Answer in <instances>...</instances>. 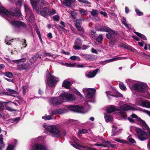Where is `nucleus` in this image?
Listing matches in <instances>:
<instances>
[{
	"label": "nucleus",
	"instance_id": "obj_49",
	"mask_svg": "<svg viewBox=\"0 0 150 150\" xmlns=\"http://www.w3.org/2000/svg\"><path fill=\"white\" fill-rule=\"evenodd\" d=\"M28 87L26 86H24L22 87L23 90V93L24 95H25L26 92Z\"/></svg>",
	"mask_w": 150,
	"mask_h": 150
},
{
	"label": "nucleus",
	"instance_id": "obj_35",
	"mask_svg": "<svg viewBox=\"0 0 150 150\" xmlns=\"http://www.w3.org/2000/svg\"><path fill=\"white\" fill-rule=\"evenodd\" d=\"M104 143L105 144H107L110 145V146L112 148H114L116 147V145L114 144H111L110 142L105 141H104Z\"/></svg>",
	"mask_w": 150,
	"mask_h": 150
},
{
	"label": "nucleus",
	"instance_id": "obj_13",
	"mask_svg": "<svg viewBox=\"0 0 150 150\" xmlns=\"http://www.w3.org/2000/svg\"><path fill=\"white\" fill-rule=\"evenodd\" d=\"M70 143L71 145H72L74 147H75L76 148L81 150H96L95 149L89 148L86 146H83L79 144H77L76 146H74V144L71 142H70Z\"/></svg>",
	"mask_w": 150,
	"mask_h": 150
},
{
	"label": "nucleus",
	"instance_id": "obj_14",
	"mask_svg": "<svg viewBox=\"0 0 150 150\" xmlns=\"http://www.w3.org/2000/svg\"><path fill=\"white\" fill-rule=\"evenodd\" d=\"M11 24L14 27H24L25 26V24L23 22L20 21H13L10 22Z\"/></svg>",
	"mask_w": 150,
	"mask_h": 150
},
{
	"label": "nucleus",
	"instance_id": "obj_6",
	"mask_svg": "<svg viewBox=\"0 0 150 150\" xmlns=\"http://www.w3.org/2000/svg\"><path fill=\"white\" fill-rule=\"evenodd\" d=\"M135 130L138 138L140 140L144 141L148 138L149 136L147 132L138 127H136Z\"/></svg>",
	"mask_w": 150,
	"mask_h": 150
},
{
	"label": "nucleus",
	"instance_id": "obj_34",
	"mask_svg": "<svg viewBox=\"0 0 150 150\" xmlns=\"http://www.w3.org/2000/svg\"><path fill=\"white\" fill-rule=\"evenodd\" d=\"M77 13L75 10L71 12V16L72 18L75 19L77 15Z\"/></svg>",
	"mask_w": 150,
	"mask_h": 150
},
{
	"label": "nucleus",
	"instance_id": "obj_10",
	"mask_svg": "<svg viewBox=\"0 0 150 150\" xmlns=\"http://www.w3.org/2000/svg\"><path fill=\"white\" fill-rule=\"evenodd\" d=\"M131 116L132 118H137L139 124L144 129L146 130L149 129V127L148 125L141 118H138V117L137 115L133 114L131 115Z\"/></svg>",
	"mask_w": 150,
	"mask_h": 150
},
{
	"label": "nucleus",
	"instance_id": "obj_15",
	"mask_svg": "<svg viewBox=\"0 0 150 150\" xmlns=\"http://www.w3.org/2000/svg\"><path fill=\"white\" fill-rule=\"evenodd\" d=\"M98 70V69H97L91 71L88 74H86L85 75L88 78H93L96 75Z\"/></svg>",
	"mask_w": 150,
	"mask_h": 150
},
{
	"label": "nucleus",
	"instance_id": "obj_60",
	"mask_svg": "<svg viewBox=\"0 0 150 150\" xmlns=\"http://www.w3.org/2000/svg\"><path fill=\"white\" fill-rule=\"evenodd\" d=\"M26 43V40L25 39L23 40V42L22 45H23V47H25L27 46V45Z\"/></svg>",
	"mask_w": 150,
	"mask_h": 150
},
{
	"label": "nucleus",
	"instance_id": "obj_44",
	"mask_svg": "<svg viewBox=\"0 0 150 150\" xmlns=\"http://www.w3.org/2000/svg\"><path fill=\"white\" fill-rule=\"evenodd\" d=\"M127 58L125 57H118L117 56L115 57V61L117 60H122V59H125Z\"/></svg>",
	"mask_w": 150,
	"mask_h": 150
},
{
	"label": "nucleus",
	"instance_id": "obj_4",
	"mask_svg": "<svg viewBox=\"0 0 150 150\" xmlns=\"http://www.w3.org/2000/svg\"><path fill=\"white\" fill-rule=\"evenodd\" d=\"M126 82L129 84V88L132 90L139 92H143L147 90V86L146 84L139 83L132 85L131 83L132 81L130 79L127 80Z\"/></svg>",
	"mask_w": 150,
	"mask_h": 150
},
{
	"label": "nucleus",
	"instance_id": "obj_40",
	"mask_svg": "<svg viewBox=\"0 0 150 150\" xmlns=\"http://www.w3.org/2000/svg\"><path fill=\"white\" fill-rule=\"evenodd\" d=\"M5 75L8 77L10 78H12L13 77V75L12 73L9 72H6L5 73Z\"/></svg>",
	"mask_w": 150,
	"mask_h": 150
},
{
	"label": "nucleus",
	"instance_id": "obj_22",
	"mask_svg": "<svg viewBox=\"0 0 150 150\" xmlns=\"http://www.w3.org/2000/svg\"><path fill=\"white\" fill-rule=\"evenodd\" d=\"M110 30H111V29L106 26H102L98 29L99 31H105L108 32L110 31Z\"/></svg>",
	"mask_w": 150,
	"mask_h": 150
},
{
	"label": "nucleus",
	"instance_id": "obj_52",
	"mask_svg": "<svg viewBox=\"0 0 150 150\" xmlns=\"http://www.w3.org/2000/svg\"><path fill=\"white\" fill-rule=\"evenodd\" d=\"M35 30L37 33L38 36L39 37H40V36H41L40 32L39 31V29L38 28V27L36 26L35 27Z\"/></svg>",
	"mask_w": 150,
	"mask_h": 150
},
{
	"label": "nucleus",
	"instance_id": "obj_41",
	"mask_svg": "<svg viewBox=\"0 0 150 150\" xmlns=\"http://www.w3.org/2000/svg\"><path fill=\"white\" fill-rule=\"evenodd\" d=\"M79 11L81 15H85L87 13V11L84 9L80 8Z\"/></svg>",
	"mask_w": 150,
	"mask_h": 150
},
{
	"label": "nucleus",
	"instance_id": "obj_9",
	"mask_svg": "<svg viewBox=\"0 0 150 150\" xmlns=\"http://www.w3.org/2000/svg\"><path fill=\"white\" fill-rule=\"evenodd\" d=\"M48 77L47 79V83L48 85L51 87H53L57 82V79L53 76L50 75V73H49L48 75Z\"/></svg>",
	"mask_w": 150,
	"mask_h": 150
},
{
	"label": "nucleus",
	"instance_id": "obj_16",
	"mask_svg": "<svg viewBox=\"0 0 150 150\" xmlns=\"http://www.w3.org/2000/svg\"><path fill=\"white\" fill-rule=\"evenodd\" d=\"M109 32H110L109 33L106 34V36L107 38L110 39H112L114 38V34L117 35V32L113 31L112 29Z\"/></svg>",
	"mask_w": 150,
	"mask_h": 150
},
{
	"label": "nucleus",
	"instance_id": "obj_7",
	"mask_svg": "<svg viewBox=\"0 0 150 150\" xmlns=\"http://www.w3.org/2000/svg\"><path fill=\"white\" fill-rule=\"evenodd\" d=\"M128 110H135V109L134 107L127 104L121 105L120 108V110L121 111L120 112V116L122 118H125L126 117V115L125 113L124 112V111Z\"/></svg>",
	"mask_w": 150,
	"mask_h": 150
},
{
	"label": "nucleus",
	"instance_id": "obj_2",
	"mask_svg": "<svg viewBox=\"0 0 150 150\" xmlns=\"http://www.w3.org/2000/svg\"><path fill=\"white\" fill-rule=\"evenodd\" d=\"M76 97L72 94L67 93L61 94L59 97L52 98L50 101L51 104L59 105L65 101H71L75 99Z\"/></svg>",
	"mask_w": 150,
	"mask_h": 150
},
{
	"label": "nucleus",
	"instance_id": "obj_38",
	"mask_svg": "<svg viewBox=\"0 0 150 150\" xmlns=\"http://www.w3.org/2000/svg\"><path fill=\"white\" fill-rule=\"evenodd\" d=\"M70 59L73 60H77L78 61H80V57L74 55L71 57Z\"/></svg>",
	"mask_w": 150,
	"mask_h": 150
},
{
	"label": "nucleus",
	"instance_id": "obj_42",
	"mask_svg": "<svg viewBox=\"0 0 150 150\" xmlns=\"http://www.w3.org/2000/svg\"><path fill=\"white\" fill-rule=\"evenodd\" d=\"M53 18L54 21H58L60 19V17L58 15H56L53 17Z\"/></svg>",
	"mask_w": 150,
	"mask_h": 150
},
{
	"label": "nucleus",
	"instance_id": "obj_46",
	"mask_svg": "<svg viewBox=\"0 0 150 150\" xmlns=\"http://www.w3.org/2000/svg\"><path fill=\"white\" fill-rule=\"evenodd\" d=\"M135 12L139 16H142L143 15V13L140 11L139 9L136 8L135 9Z\"/></svg>",
	"mask_w": 150,
	"mask_h": 150
},
{
	"label": "nucleus",
	"instance_id": "obj_39",
	"mask_svg": "<svg viewBox=\"0 0 150 150\" xmlns=\"http://www.w3.org/2000/svg\"><path fill=\"white\" fill-rule=\"evenodd\" d=\"M81 42L80 38H78L74 42L75 45H80L81 44Z\"/></svg>",
	"mask_w": 150,
	"mask_h": 150
},
{
	"label": "nucleus",
	"instance_id": "obj_47",
	"mask_svg": "<svg viewBox=\"0 0 150 150\" xmlns=\"http://www.w3.org/2000/svg\"><path fill=\"white\" fill-rule=\"evenodd\" d=\"M56 13L55 10L54 9H53L49 12V13L48 14L50 16H51L54 15Z\"/></svg>",
	"mask_w": 150,
	"mask_h": 150
},
{
	"label": "nucleus",
	"instance_id": "obj_26",
	"mask_svg": "<svg viewBox=\"0 0 150 150\" xmlns=\"http://www.w3.org/2000/svg\"><path fill=\"white\" fill-rule=\"evenodd\" d=\"M141 105L143 107L150 108V102L148 100L142 101Z\"/></svg>",
	"mask_w": 150,
	"mask_h": 150
},
{
	"label": "nucleus",
	"instance_id": "obj_32",
	"mask_svg": "<svg viewBox=\"0 0 150 150\" xmlns=\"http://www.w3.org/2000/svg\"><path fill=\"white\" fill-rule=\"evenodd\" d=\"M26 58H24L22 59H21L18 60H13L12 61V62H14L17 63L18 64L21 62H25L26 60Z\"/></svg>",
	"mask_w": 150,
	"mask_h": 150
},
{
	"label": "nucleus",
	"instance_id": "obj_27",
	"mask_svg": "<svg viewBox=\"0 0 150 150\" xmlns=\"http://www.w3.org/2000/svg\"><path fill=\"white\" fill-rule=\"evenodd\" d=\"M122 23L128 28H131V25L126 23V20L125 18L123 17L121 19Z\"/></svg>",
	"mask_w": 150,
	"mask_h": 150
},
{
	"label": "nucleus",
	"instance_id": "obj_3",
	"mask_svg": "<svg viewBox=\"0 0 150 150\" xmlns=\"http://www.w3.org/2000/svg\"><path fill=\"white\" fill-rule=\"evenodd\" d=\"M0 13H2L4 15L5 17L7 18V19L10 21V20L8 18H11L13 16L19 17L21 15V13L19 8L15 9L14 10L12 9L11 12L8 11L3 7H0Z\"/></svg>",
	"mask_w": 150,
	"mask_h": 150
},
{
	"label": "nucleus",
	"instance_id": "obj_24",
	"mask_svg": "<svg viewBox=\"0 0 150 150\" xmlns=\"http://www.w3.org/2000/svg\"><path fill=\"white\" fill-rule=\"evenodd\" d=\"M3 140V135L1 134L0 135V150H2L5 147V144L4 143Z\"/></svg>",
	"mask_w": 150,
	"mask_h": 150
},
{
	"label": "nucleus",
	"instance_id": "obj_64",
	"mask_svg": "<svg viewBox=\"0 0 150 150\" xmlns=\"http://www.w3.org/2000/svg\"><path fill=\"white\" fill-rule=\"evenodd\" d=\"M89 47V46H87L85 45H83L82 46V48L83 50H86Z\"/></svg>",
	"mask_w": 150,
	"mask_h": 150
},
{
	"label": "nucleus",
	"instance_id": "obj_55",
	"mask_svg": "<svg viewBox=\"0 0 150 150\" xmlns=\"http://www.w3.org/2000/svg\"><path fill=\"white\" fill-rule=\"evenodd\" d=\"M6 150H13V147L11 145H9Z\"/></svg>",
	"mask_w": 150,
	"mask_h": 150
},
{
	"label": "nucleus",
	"instance_id": "obj_59",
	"mask_svg": "<svg viewBox=\"0 0 150 150\" xmlns=\"http://www.w3.org/2000/svg\"><path fill=\"white\" fill-rule=\"evenodd\" d=\"M87 132V130L86 129H83L82 130H81L79 132V133L80 134H85Z\"/></svg>",
	"mask_w": 150,
	"mask_h": 150
},
{
	"label": "nucleus",
	"instance_id": "obj_37",
	"mask_svg": "<svg viewBox=\"0 0 150 150\" xmlns=\"http://www.w3.org/2000/svg\"><path fill=\"white\" fill-rule=\"evenodd\" d=\"M78 1L81 4H85L87 5L91 4V3H90L88 1L86 0H78Z\"/></svg>",
	"mask_w": 150,
	"mask_h": 150
},
{
	"label": "nucleus",
	"instance_id": "obj_19",
	"mask_svg": "<svg viewBox=\"0 0 150 150\" xmlns=\"http://www.w3.org/2000/svg\"><path fill=\"white\" fill-rule=\"evenodd\" d=\"M81 21L80 19H77L76 21L75 25L77 29L79 31L81 30Z\"/></svg>",
	"mask_w": 150,
	"mask_h": 150
},
{
	"label": "nucleus",
	"instance_id": "obj_20",
	"mask_svg": "<svg viewBox=\"0 0 150 150\" xmlns=\"http://www.w3.org/2000/svg\"><path fill=\"white\" fill-rule=\"evenodd\" d=\"M7 90L8 91V94L9 95L15 97L18 94L17 92L9 88L7 89Z\"/></svg>",
	"mask_w": 150,
	"mask_h": 150
},
{
	"label": "nucleus",
	"instance_id": "obj_54",
	"mask_svg": "<svg viewBox=\"0 0 150 150\" xmlns=\"http://www.w3.org/2000/svg\"><path fill=\"white\" fill-rule=\"evenodd\" d=\"M66 66L68 67H75V64L74 63L73 64H68V63H66Z\"/></svg>",
	"mask_w": 150,
	"mask_h": 150
},
{
	"label": "nucleus",
	"instance_id": "obj_48",
	"mask_svg": "<svg viewBox=\"0 0 150 150\" xmlns=\"http://www.w3.org/2000/svg\"><path fill=\"white\" fill-rule=\"evenodd\" d=\"M120 88L122 90H125L126 88V87L122 83H120L119 84Z\"/></svg>",
	"mask_w": 150,
	"mask_h": 150
},
{
	"label": "nucleus",
	"instance_id": "obj_18",
	"mask_svg": "<svg viewBox=\"0 0 150 150\" xmlns=\"http://www.w3.org/2000/svg\"><path fill=\"white\" fill-rule=\"evenodd\" d=\"M66 112L65 110L62 109L56 110H53L52 112V115H54L57 114H61Z\"/></svg>",
	"mask_w": 150,
	"mask_h": 150
},
{
	"label": "nucleus",
	"instance_id": "obj_45",
	"mask_svg": "<svg viewBox=\"0 0 150 150\" xmlns=\"http://www.w3.org/2000/svg\"><path fill=\"white\" fill-rule=\"evenodd\" d=\"M42 119H44L45 120H50L52 119V117L50 115H48L45 116H42Z\"/></svg>",
	"mask_w": 150,
	"mask_h": 150
},
{
	"label": "nucleus",
	"instance_id": "obj_57",
	"mask_svg": "<svg viewBox=\"0 0 150 150\" xmlns=\"http://www.w3.org/2000/svg\"><path fill=\"white\" fill-rule=\"evenodd\" d=\"M6 110L9 111H16L17 110H14L13 109H12L10 107H6Z\"/></svg>",
	"mask_w": 150,
	"mask_h": 150
},
{
	"label": "nucleus",
	"instance_id": "obj_56",
	"mask_svg": "<svg viewBox=\"0 0 150 150\" xmlns=\"http://www.w3.org/2000/svg\"><path fill=\"white\" fill-rule=\"evenodd\" d=\"M44 57L48 56H52V55L50 53H47L46 52H44L43 54Z\"/></svg>",
	"mask_w": 150,
	"mask_h": 150
},
{
	"label": "nucleus",
	"instance_id": "obj_1",
	"mask_svg": "<svg viewBox=\"0 0 150 150\" xmlns=\"http://www.w3.org/2000/svg\"><path fill=\"white\" fill-rule=\"evenodd\" d=\"M30 2L33 8L38 14L45 17H47L49 10L46 7H43L49 4L45 0H30Z\"/></svg>",
	"mask_w": 150,
	"mask_h": 150
},
{
	"label": "nucleus",
	"instance_id": "obj_5",
	"mask_svg": "<svg viewBox=\"0 0 150 150\" xmlns=\"http://www.w3.org/2000/svg\"><path fill=\"white\" fill-rule=\"evenodd\" d=\"M43 126L52 136L58 137L61 136L60 131L56 126L43 125Z\"/></svg>",
	"mask_w": 150,
	"mask_h": 150
},
{
	"label": "nucleus",
	"instance_id": "obj_28",
	"mask_svg": "<svg viewBox=\"0 0 150 150\" xmlns=\"http://www.w3.org/2000/svg\"><path fill=\"white\" fill-rule=\"evenodd\" d=\"M24 7L25 9V13L26 16H28L31 13L30 9L28 6L26 4H24Z\"/></svg>",
	"mask_w": 150,
	"mask_h": 150
},
{
	"label": "nucleus",
	"instance_id": "obj_17",
	"mask_svg": "<svg viewBox=\"0 0 150 150\" xmlns=\"http://www.w3.org/2000/svg\"><path fill=\"white\" fill-rule=\"evenodd\" d=\"M71 83V81H68V79L66 80L63 82L62 86L68 89L69 88Z\"/></svg>",
	"mask_w": 150,
	"mask_h": 150
},
{
	"label": "nucleus",
	"instance_id": "obj_50",
	"mask_svg": "<svg viewBox=\"0 0 150 150\" xmlns=\"http://www.w3.org/2000/svg\"><path fill=\"white\" fill-rule=\"evenodd\" d=\"M117 129V127L114 126H112V132L113 133V134L112 135H115V133L116 132V131Z\"/></svg>",
	"mask_w": 150,
	"mask_h": 150
},
{
	"label": "nucleus",
	"instance_id": "obj_51",
	"mask_svg": "<svg viewBox=\"0 0 150 150\" xmlns=\"http://www.w3.org/2000/svg\"><path fill=\"white\" fill-rule=\"evenodd\" d=\"M22 1L21 0H17L16 3V5L18 7H20L21 5Z\"/></svg>",
	"mask_w": 150,
	"mask_h": 150
},
{
	"label": "nucleus",
	"instance_id": "obj_30",
	"mask_svg": "<svg viewBox=\"0 0 150 150\" xmlns=\"http://www.w3.org/2000/svg\"><path fill=\"white\" fill-rule=\"evenodd\" d=\"M134 33L136 35H137V36H138L139 37L141 38L143 40H147L146 37L144 35H142L137 32H134Z\"/></svg>",
	"mask_w": 150,
	"mask_h": 150
},
{
	"label": "nucleus",
	"instance_id": "obj_23",
	"mask_svg": "<svg viewBox=\"0 0 150 150\" xmlns=\"http://www.w3.org/2000/svg\"><path fill=\"white\" fill-rule=\"evenodd\" d=\"M4 103L3 102H0V117H3L4 116L3 113L1 112L3 111L4 109Z\"/></svg>",
	"mask_w": 150,
	"mask_h": 150
},
{
	"label": "nucleus",
	"instance_id": "obj_61",
	"mask_svg": "<svg viewBox=\"0 0 150 150\" xmlns=\"http://www.w3.org/2000/svg\"><path fill=\"white\" fill-rule=\"evenodd\" d=\"M29 18L30 20H32L34 19V15L31 13L30 14Z\"/></svg>",
	"mask_w": 150,
	"mask_h": 150
},
{
	"label": "nucleus",
	"instance_id": "obj_33",
	"mask_svg": "<svg viewBox=\"0 0 150 150\" xmlns=\"http://www.w3.org/2000/svg\"><path fill=\"white\" fill-rule=\"evenodd\" d=\"M98 10L93 9L91 12V13L92 16H96L98 15Z\"/></svg>",
	"mask_w": 150,
	"mask_h": 150
},
{
	"label": "nucleus",
	"instance_id": "obj_25",
	"mask_svg": "<svg viewBox=\"0 0 150 150\" xmlns=\"http://www.w3.org/2000/svg\"><path fill=\"white\" fill-rule=\"evenodd\" d=\"M73 2V0H64L63 1V3L64 4L68 7H70L71 4Z\"/></svg>",
	"mask_w": 150,
	"mask_h": 150
},
{
	"label": "nucleus",
	"instance_id": "obj_63",
	"mask_svg": "<svg viewBox=\"0 0 150 150\" xmlns=\"http://www.w3.org/2000/svg\"><path fill=\"white\" fill-rule=\"evenodd\" d=\"M128 140L129 142L132 143H134L135 142V141L132 138H128Z\"/></svg>",
	"mask_w": 150,
	"mask_h": 150
},
{
	"label": "nucleus",
	"instance_id": "obj_53",
	"mask_svg": "<svg viewBox=\"0 0 150 150\" xmlns=\"http://www.w3.org/2000/svg\"><path fill=\"white\" fill-rule=\"evenodd\" d=\"M79 45H75L73 46V48L75 50H79L81 48Z\"/></svg>",
	"mask_w": 150,
	"mask_h": 150
},
{
	"label": "nucleus",
	"instance_id": "obj_58",
	"mask_svg": "<svg viewBox=\"0 0 150 150\" xmlns=\"http://www.w3.org/2000/svg\"><path fill=\"white\" fill-rule=\"evenodd\" d=\"M95 145L96 146H102L104 147H108V146L107 145H104L103 144H100L98 143L96 144H95Z\"/></svg>",
	"mask_w": 150,
	"mask_h": 150
},
{
	"label": "nucleus",
	"instance_id": "obj_11",
	"mask_svg": "<svg viewBox=\"0 0 150 150\" xmlns=\"http://www.w3.org/2000/svg\"><path fill=\"white\" fill-rule=\"evenodd\" d=\"M69 110L78 112H83V108L77 105H70L68 108Z\"/></svg>",
	"mask_w": 150,
	"mask_h": 150
},
{
	"label": "nucleus",
	"instance_id": "obj_31",
	"mask_svg": "<svg viewBox=\"0 0 150 150\" xmlns=\"http://www.w3.org/2000/svg\"><path fill=\"white\" fill-rule=\"evenodd\" d=\"M105 118L107 122L111 121L112 119V116L108 114H105Z\"/></svg>",
	"mask_w": 150,
	"mask_h": 150
},
{
	"label": "nucleus",
	"instance_id": "obj_62",
	"mask_svg": "<svg viewBox=\"0 0 150 150\" xmlns=\"http://www.w3.org/2000/svg\"><path fill=\"white\" fill-rule=\"evenodd\" d=\"M115 61V57L113 58H112V59H110L106 61L107 62L109 63L110 62Z\"/></svg>",
	"mask_w": 150,
	"mask_h": 150
},
{
	"label": "nucleus",
	"instance_id": "obj_36",
	"mask_svg": "<svg viewBox=\"0 0 150 150\" xmlns=\"http://www.w3.org/2000/svg\"><path fill=\"white\" fill-rule=\"evenodd\" d=\"M103 38L102 35H100L96 39V40L99 43H101V41L103 40Z\"/></svg>",
	"mask_w": 150,
	"mask_h": 150
},
{
	"label": "nucleus",
	"instance_id": "obj_12",
	"mask_svg": "<svg viewBox=\"0 0 150 150\" xmlns=\"http://www.w3.org/2000/svg\"><path fill=\"white\" fill-rule=\"evenodd\" d=\"M30 149V150H49L43 145L40 144H36L33 145Z\"/></svg>",
	"mask_w": 150,
	"mask_h": 150
},
{
	"label": "nucleus",
	"instance_id": "obj_43",
	"mask_svg": "<svg viewBox=\"0 0 150 150\" xmlns=\"http://www.w3.org/2000/svg\"><path fill=\"white\" fill-rule=\"evenodd\" d=\"M39 57V55L38 54H36L35 56L32 57V59L33 60V61H32L31 62H33L36 61Z\"/></svg>",
	"mask_w": 150,
	"mask_h": 150
},
{
	"label": "nucleus",
	"instance_id": "obj_21",
	"mask_svg": "<svg viewBox=\"0 0 150 150\" xmlns=\"http://www.w3.org/2000/svg\"><path fill=\"white\" fill-rule=\"evenodd\" d=\"M17 67L18 69L21 71V70L26 69L28 67V66L25 63H23L21 64H18Z\"/></svg>",
	"mask_w": 150,
	"mask_h": 150
},
{
	"label": "nucleus",
	"instance_id": "obj_29",
	"mask_svg": "<svg viewBox=\"0 0 150 150\" xmlns=\"http://www.w3.org/2000/svg\"><path fill=\"white\" fill-rule=\"evenodd\" d=\"M117 110H118L114 106H110L107 109V112H111Z\"/></svg>",
	"mask_w": 150,
	"mask_h": 150
},
{
	"label": "nucleus",
	"instance_id": "obj_8",
	"mask_svg": "<svg viewBox=\"0 0 150 150\" xmlns=\"http://www.w3.org/2000/svg\"><path fill=\"white\" fill-rule=\"evenodd\" d=\"M85 96L88 98H91L93 97L96 90L94 88H84L83 89Z\"/></svg>",
	"mask_w": 150,
	"mask_h": 150
}]
</instances>
